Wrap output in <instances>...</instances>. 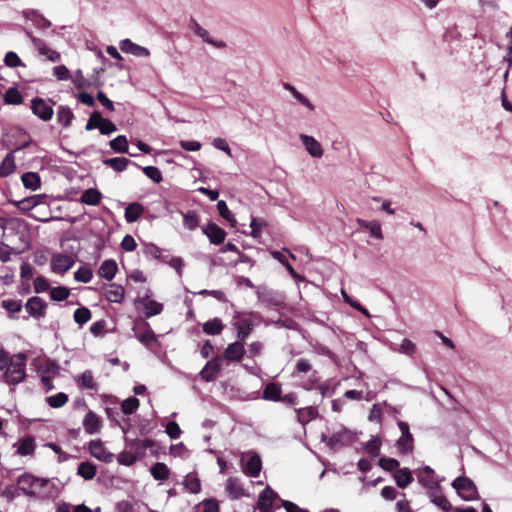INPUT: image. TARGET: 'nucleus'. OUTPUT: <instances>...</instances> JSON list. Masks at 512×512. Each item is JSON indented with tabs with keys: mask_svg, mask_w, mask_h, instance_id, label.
Returning a JSON list of instances; mask_svg holds the SVG:
<instances>
[{
	"mask_svg": "<svg viewBox=\"0 0 512 512\" xmlns=\"http://www.w3.org/2000/svg\"><path fill=\"white\" fill-rule=\"evenodd\" d=\"M4 380L9 385H17L26 377V355L18 353L13 355L5 367Z\"/></svg>",
	"mask_w": 512,
	"mask_h": 512,
	"instance_id": "1",
	"label": "nucleus"
},
{
	"mask_svg": "<svg viewBox=\"0 0 512 512\" xmlns=\"http://www.w3.org/2000/svg\"><path fill=\"white\" fill-rule=\"evenodd\" d=\"M36 371L41 378L42 385L46 390H52L54 388L52 380L59 375L60 367L57 362L45 359L37 365Z\"/></svg>",
	"mask_w": 512,
	"mask_h": 512,
	"instance_id": "2",
	"label": "nucleus"
},
{
	"mask_svg": "<svg viewBox=\"0 0 512 512\" xmlns=\"http://www.w3.org/2000/svg\"><path fill=\"white\" fill-rule=\"evenodd\" d=\"M48 484V480L36 478L31 474H24L18 478L19 489L27 495H41L42 488Z\"/></svg>",
	"mask_w": 512,
	"mask_h": 512,
	"instance_id": "3",
	"label": "nucleus"
},
{
	"mask_svg": "<svg viewBox=\"0 0 512 512\" xmlns=\"http://www.w3.org/2000/svg\"><path fill=\"white\" fill-rule=\"evenodd\" d=\"M321 438L322 441H325L328 447L334 451L351 445L355 440L353 432L346 428H342L339 431L334 432L330 437L322 434Z\"/></svg>",
	"mask_w": 512,
	"mask_h": 512,
	"instance_id": "4",
	"label": "nucleus"
},
{
	"mask_svg": "<svg viewBox=\"0 0 512 512\" xmlns=\"http://www.w3.org/2000/svg\"><path fill=\"white\" fill-rule=\"evenodd\" d=\"M134 337L137 338L145 346H150L157 341V336L151 329L149 323L145 320L138 319L132 327Z\"/></svg>",
	"mask_w": 512,
	"mask_h": 512,
	"instance_id": "5",
	"label": "nucleus"
},
{
	"mask_svg": "<svg viewBox=\"0 0 512 512\" xmlns=\"http://www.w3.org/2000/svg\"><path fill=\"white\" fill-rule=\"evenodd\" d=\"M452 487L465 501L477 499L478 492L474 483L467 477H458L452 482Z\"/></svg>",
	"mask_w": 512,
	"mask_h": 512,
	"instance_id": "6",
	"label": "nucleus"
},
{
	"mask_svg": "<svg viewBox=\"0 0 512 512\" xmlns=\"http://www.w3.org/2000/svg\"><path fill=\"white\" fill-rule=\"evenodd\" d=\"M398 427L401 431V436L397 440V448L401 454H408L413 451V435L410 432L408 423L404 421L398 422Z\"/></svg>",
	"mask_w": 512,
	"mask_h": 512,
	"instance_id": "7",
	"label": "nucleus"
},
{
	"mask_svg": "<svg viewBox=\"0 0 512 512\" xmlns=\"http://www.w3.org/2000/svg\"><path fill=\"white\" fill-rule=\"evenodd\" d=\"M31 110L34 115L43 121H49L53 116L52 105L48 101L39 97L31 100Z\"/></svg>",
	"mask_w": 512,
	"mask_h": 512,
	"instance_id": "8",
	"label": "nucleus"
},
{
	"mask_svg": "<svg viewBox=\"0 0 512 512\" xmlns=\"http://www.w3.org/2000/svg\"><path fill=\"white\" fill-rule=\"evenodd\" d=\"M27 36L30 38L33 46L40 55L45 56L51 62H59L60 54L57 51L52 50L44 40L33 36L30 32H27Z\"/></svg>",
	"mask_w": 512,
	"mask_h": 512,
	"instance_id": "9",
	"label": "nucleus"
},
{
	"mask_svg": "<svg viewBox=\"0 0 512 512\" xmlns=\"http://www.w3.org/2000/svg\"><path fill=\"white\" fill-rule=\"evenodd\" d=\"M75 263L70 255L56 254L51 259V269L54 273L64 274L69 271Z\"/></svg>",
	"mask_w": 512,
	"mask_h": 512,
	"instance_id": "10",
	"label": "nucleus"
},
{
	"mask_svg": "<svg viewBox=\"0 0 512 512\" xmlns=\"http://www.w3.org/2000/svg\"><path fill=\"white\" fill-rule=\"evenodd\" d=\"M222 361L223 359L221 356L214 357L212 360L208 361L200 371L201 378L206 382L215 380L222 369Z\"/></svg>",
	"mask_w": 512,
	"mask_h": 512,
	"instance_id": "11",
	"label": "nucleus"
},
{
	"mask_svg": "<svg viewBox=\"0 0 512 512\" xmlns=\"http://www.w3.org/2000/svg\"><path fill=\"white\" fill-rule=\"evenodd\" d=\"M246 456H248V460L242 465L243 473L249 477H257L262 467L259 455L256 453H249L246 454ZM244 457L245 455L242 456V462H244Z\"/></svg>",
	"mask_w": 512,
	"mask_h": 512,
	"instance_id": "12",
	"label": "nucleus"
},
{
	"mask_svg": "<svg viewBox=\"0 0 512 512\" xmlns=\"http://www.w3.org/2000/svg\"><path fill=\"white\" fill-rule=\"evenodd\" d=\"M88 449L93 457L102 462L110 463L114 459V454L109 452L100 440L90 441Z\"/></svg>",
	"mask_w": 512,
	"mask_h": 512,
	"instance_id": "13",
	"label": "nucleus"
},
{
	"mask_svg": "<svg viewBox=\"0 0 512 512\" xmlns=\"http://www.w3.org/2000/svg\"><path fill=\"white\" fill-rule=\"evenodd\" d=\"M299 138L311 157L321 158L323 156L324 150L322 145L313 136L300 134Z\"/></svg>",
	"mask_w": 512,
	"mask_h": 512,
	"instance_id": "14",
	"label": "nucleus"
},
{
	"mask_svg": "<svg viewBox=\"0 0 512 512\" xmlns=\"http://www.w3.org/2000/svg\"><path fill=\"white\" fill-rule=\"evenodd\" d=\"M233 325L237 330V338L245 341L253 330V324L249 317L236 316Z\"/></svg>",
	"mask_w": 512,
	"mask_h": 512,
	"instance_id": "15",
	"label": "nucleus"
},
{
	"mask_svg": "<svg viewBox=\"0 0 512 512\" xmlns=\"http://www.w3.org/2000/svg\"><path fill=\"white\" fill-rule=\"evenodd\" d=\"M189 28L190 30L197 35L198 37L202 38V40L216 48H223L225 47L224 42L222 41H215L212 39L209 35V32L201 27V25L194 19H191L189 22Z\"/></svg>",
	"mask_w": 512,
	"mask_h": 512,
	"instance_id": "16",
	"label": "nucleus"
},
{
	"mask_svg": "<svg viewBox=\"0 0 512 512\" xmlns=\"http://www.w3.org/2000/svg\"><path fill=\"white\" fill-rule=\"evenodd\" d=\"M46 303L40 297H31L25 304V309L34 318L40 319L45 316Z\"/></svg>",
	"mask_w": 512,
	"mask_h": 512,
	"instance_id": "17",
	"label": "nucleus"
},
{
	"mask_svg": "<svg viewBox=\"0 0 512 512\" xmlns=\"http://www.w3.org/2000/svg\"><path fill=\"white\" fill-rule=\"evenodd\" d=\"M244 341L237 340L227 346L225 349L222 359H226L228 362L241 361L244 355Z\"/></svg>",
	"mask_w": 512,
	"mask_h": 512,
	"instance_id": "18",
	"label": "nucleus"
},
{
	"mask_svg": "<svg viewBox=\"0 0 512 512\" xmlns=\"http://www.w3.org/2000/svg\"><path fill=\"white\" fill-rule=\"evenodd\" d=\"M139 303L145 309V316L147 318L159 315L163 311V304L150 298V291L139 299Z\"/></svg>",
	"mask_w": 512,
	"mask_h": 512,
	"instance_id": "19",
	"label": "nucleus"
},
{
	"mask_svg": "<svg viewBox=\"0 0 512 512\" xmlns=\"http://www.w3.org/2000/svg\"><path fill=\"white\" fill-rule=\"evenodd\" d=\"M278 495L270 487H267L260 493L257 506L262 512H272V506Z\"/></svg>",
	"mask_w": 512,
	"mask_h": 512,
	"instance_id": "20",
	"label": "nucleus"
},
{
	"mask_svg": "<svg viewBox=\"0 0 512 512\" xmlns=\"http://www.w3.org/2000/svg\"><path fill=\"white\" fill-rule=\"evenodd\" d=\"M120 49L122 52L127 54H132L136 57H148L150 56V51L143 46H140L134 42H132L130 39H124L119 44Z\"/></svg>",
	"mask_w": 512,
	"mask_h": 512,
	"instance_id": "21",
	"label": "nucleus"
},
{
	"mask_svg": "<svg viewBox=\"0 0 512 512\" xmlns=\"http://www.w3.org/2000/svg\"><path fill=\"white\" fill-rule=\"evenodd\" d=\"M225 491L231 500H237L245 496V490L236 477H229L226 481Z\"/></svg>",
	"mask_w": 512,
	"mask_h": 512,
	"instance_id": "22",
	"label": "nucleus"
},
{
	"mask_svg": "<svg viewBox=\"0 0 512 512\" xmlns=\"http://www.w3.org/2000/svg\"><path fill=\"white\" fill-rule=\"evenodd\" d=\"M77 386L82 390L98 391L99 385L94 379L93 372L91 370H85L82 374L75 378Z\"/></svg>",
	"mask_w": 512,
	"mask_h": 512,
	"instance_id": "23",
	"label": "nucleus"
},
{
	"mask_svg": "<svg viewBox=\"0 0 512 512\" xmlns=\"http://www.w3.org/2000/svg\"><path fill=\"white\" fill-rule=\"evenodd\" d=\"M202 232L209 238L210 242L215 245L221 244L226 236L225 231L214 223L203 226Z\"/></svg>",
	"mask_w": 512,
	"mask_h": 512,
	"instance_id": "24",
	"label": "nucleus"
},
{
	"mask_svg": "<svg viewBox=\"0 0 512 512\" xmlns=\"http://www.w3.org/2000/svg\"><path fill=\"white\" fill-rule=\"evenodd\" d=\"M430 501L441 508L443 511L448 512L451 509V504L441 492L440 486H436L428 491Z\"/></svg>",
	"mask_w": 512,
	"mask_h": 512,
	"instance_id": "25",
	"label": "nucleus"
},
{
	"mask_svg": "<svg viewBox=\"0 0 512 512\" xmlns=\"http://www.w3.org/2000/svg\"><path fill=\"white\" fill-rule=\"evenodd\" d=\"M83 427L86 433L92 435L98 433L101 429L100 418L92 411H89L83 420Z\"/></svg>",
	"mask_w": 512,
	"mask_h": 512,
	"instance_id": "26",
	"label": "nucleus"
},
{
	"mask_svg": "<svg viewBox=\"0 0 512 512\" xmlns=\"http://www.w3.org/2000/svg\"><path fill=\"white\" fill-rule=\"evenodd\" d=\"M128 446L141 459L145 456V451L154 446V442L151 439H136L131 441Z\"/></svg>",
	"mask_w": 512,
	"mask_h": 512,
	"instance_id": "27",
	"label": "nucleus"
},
{
	"mask_svg": "<svg viewBox=\"0 0 512 512\" xmlns=\"http://www.w3.org/2000/svg\"><path fill=\"white\" fill-rule=\"evenodd\" d=\"M356 222L362 228L367 229L373 237L379 240L383 239L381 223L378 220L366 221L358 218Z\"/></svg>",
	"mask_w": 512,
	"mask_h": 512,
	"instance_id": "28",
	"label": "nucleus"
},
{
	"mask_svg": "<svg viewBox=\"0 0 512 512\" xmlns=\"http://www.w3.org/2000/svg\"><path fill=\"white\" fill-rule=\"evenodd\" d=\"M145 209L138 202L130 203L125 209V220L128 223L136 222L144 213Z\"/></svg>",
	"mask_w": 512,
	"mask_h": 512,
	"instance_id": "29",
	"label": "nucleus"
},
{
	"mask_svg": "<svg viewBox=\"0 0 512 512\" xmlns=\"http://www.w3.org/2000/svg\"><path fill=\"white\" fill-rule=\"evenodd\" d=\"M105 297L109 302L121 303L124 298V288L115 283L110 284L105 290Z\"/></svg>",
	"mask_w": 512,
	"mask_h": 512,
	"instance_id": "30",
	"label": "nucleus"
},
{
	"mask_svg": "<svg viewBox=\"0 0 512 512\" xmlns=\"http://www.w3.org/2000/svg\"><path fill=\"white\" fill-rule=\"evenodd\" d=\"M23 186L32 191H36L41 187L40 176L36 172H26L21 176Z\"/></svg>",
	"mask_w": 512,
	"mask_h": 512,
	"instance_id": "31",
	"label": "nucleus"
},
{
	"mask_svg": "<svg viewBox=\"0 0 512 512\" xmlns=\"http://www.w3.org/2000/svg\"><path fill=\"white\" fill-rule=\"evenodd\" d=\"M183 485L192 494H198L201 491V482L196 473H188L183 480Z\"/></svg>",
	"mask_w": 512,
	"mask_h": 512,
	"instance_id": "32",
	"label": "nucleus"
},
{
	"mask_svg": "<svg viewBox=\"0 0 512 512\" xmlns=\"http://www.w3.org/2000/svg\"><path fill=\"white\" fill-rule=\"evenodd\" d=\"M16 170L15 157L13 152L8 153L0 164V176L7 177Z\"/></svg>",
	"mask_w": 512,
	"mask_h": 512,
	"instance_id": "33",
	"label": "nucleus"
},
{
	"mask_svg": "<svg viewBox=\"0 0 512 512\" xmlns=\"http://www.w3.org/2000/svg\"><path fill=\"white\" fill-rule=\"evenodd\" d=\"M117 263L114 260H105L100 268H99V275L106 280H112L117 272Z\"/></svg>",
	"mask_w": 512,
	"mask_h": 512,
	"instance_id": "34",
	"label": "nucleus"
},
{
	"mask_svg": "<svg viewBox=\"0 0 512 512\" xmlns=\"http://www.w3.org/2000/svg\"><path fill=\"white\" fill-rule=\"evenodd\" d=\"M283 88L291 93V95L302 105L307 107L310 111L315 110V106L310 102V100L300 93L293 85L290 83H284Z\"/></svg>",
	"mask_w": 512,
	"mask_h": 512,
	"instance_id": "35",
	"label": "nucleus"
},
{
	"mask_svg": "<svg viewBox=\"0 0 512 512\" xmlns=\"http://www.w3.org/2000/svg\"><path fill=\"white\" fill-rule=\"evenodd\" d=\"M150 473L155 480H159V481H165L170 476L169 468L167 467V465L165 463H162V462L155 463L151 467Z\"/></svg>",
	"mask_w": 512,
	"mask_h": 512,
	"instance_id": "36",
	"label": "nucleus"
},
{
	"mask_svg": "<svg viewBox=\"0 0 512 512\" xmlns=\"http://www.w3.org/2000/svg\"><path fill=\"white\" fill-rule=\"evenodd\" d=\"M101 197H102V195L99 190H97L95 188H89L82 193V195L80 197V201L83 204L94 206L100 202Z\"/></svg>",
	"mask_w": 512,
	"mask_h": 512,
	"instance_id": "37",
	"label": "nucleus"
},
{
	"mask_svg": "<svg viewBox=\"0 0 512 512\" xmlns=\"http://www.w3.org/2000/svg\"><path fill=\"white\" fill-rule=\"evenodd\" d=\"M130 163V160L124 157H115L103 160L104 165L111 167L116 172L124 171Z\"/></svg>",
	"mask_w": 512,
	"mask_h": 512,
	"instance_id": "38",
	"label": "nucleus"
},
{
	"mask_svg": "<svg viewBox=\"0 0 512 512\" xmlns=\"http://www.w3.org/2000/svg\"><path fill=\"white\" fill-rule=\"evenodd\" d=\"M15 446L17 447L18 454L22 456L30 455L34 452L35 449L34 439L32 437H25L19 440Z\"/></svg>",
	"mask_w": 512,
	"mask_h": 512,
	"instance_id": "39",
	"label": "nucleus"
},
{
	"mask_svg": "<svg viewBox=\"0 0 512 512\" xmlns=\"http://www.w3.org/2000/svg\"><path fill=\"white\" fill-rule=\"evenodd\" d=\"M281 388L275 383H269L263 390L262 398L264 400L278 402L280 400Z\"/></svg>",
	"mask_w": 512,
	"mask_h": 512,
	"instance_id": "40",
	"label": "nucleus"
},
{
	"mask_svg": "<svg viewBox=\"0 0 512 512\" xmlns=\"http://www.w3.org/2000/svg\"><path fill=\"white\" fill-rule=\"evenodd\" d=\"M99 118V125L98 129L101 134L103 135H110L111 133L115 132L117 130L116 125L110 121L109 119H105L101 116V114L98 111H94V117Z\"/></svg>",
	"mask_w": 512,
	"mask_h": 512,
	"instance_id": "41",
	"label": "nucleus"
},
{
	"mask_svg": "<svg viewBox=\"0 0 512 512\" xmlns=\"http://www.w3.org/2000/svg\"><path fill=\"white\" fill-rule=\"evenodd\" d=\"M77 474L85 480H91L96 475V466L90 462H81L77 468Z\"/></svg>",
	"mask_w": 512,
	"mask_h": 512,
	"instance_id": "42",
	"label": "nucleus"
},
{
	"mask_svg": "<svg viewBox=\"0 0 512 512\" xmlns=\"http://www.w3.org/2000/svg\"><path fill=\"white\" fill-rule=\"evenodd\" d=\"M317 416V409L312 406L297 410V419L300 423L306 424Z\"/></svg>",
	"mask_w": 512,
	"mask_h": 512,
	"instance_id": "43",
	"label": "nucleus"
},
{
	"mask_svg": "<svg viewBox=\"0 0 512 512\" xmlns=\"http://www.w3.org/2000/svg\"><path fill=\"white\" fill-rule=\"evenodd\" d=\"M222 330L223 324L219 318H214L203 324V331L208 335H218Z\"/></svg>",
	"mask_w": 512,
	"mask_h": 512,
	"instance_id": "44",
	"label": "nucleus"
},
{
	"mask_svg": "<svg viewBox=\"0 0 512 512\" xmlns=\"http://www.w3.org/2000/svg\"><path fill=\"white\" fill-rule=\"evenodd\" d=\"M111 149L116 153L128 152V141L126 136L119 135L109 142Z\"/></svg>",
	"mask_w": 512,
	"mask_h": 512,
	"instance_id": "45",
	"label": "nucleus"
},
{
	"mask_svg": "<svg viewBox=\"0 0 512 512\" xmlns=\"http://www.w3.org/2000/svg\"><path fill=\"white\" fill-rule=\"evenodd\" d=\"M4 102L9 105H19L23 102V97L17 88L11 87L5 92Z\"/></svg>",
	"mask_w": 512,
	"mask_h": 512,
	"instance_id": "46",
	"label": "nucleus"
},
{
	"mask_svg": "<svg viewBox=\"0 0 512 512\" xmlns=\"http://www.w3.org/2000/svg\"><path fill=\"white\" fill-rule=\"evenodd\" d=\"M395 480L400 488L407 487L412 482V476L408 469H399L395 473Z\"/></svg>",
	"mask_w": 512,
	"mask_h": 512,
	"instance_id": "47",
	"label": "nucleus"
},
{
	"mask_svg": "<svg viewBox=\"0 0 512 512\" xmlns=\"http://www.w3.org/2000/svg\"><path fill=\"white\" fill-rule=\"evenodd\" d=\"M73 113L72 111L65 106H60L57 111V121L65 126L68 127L71 124V121L73 119Z\"/></svg>",
	"mask_w": 512,
	"mask_h": 512,
	"instance_id": "48",
	"label": "nucleus"
},
{
	"mask_svg": "<svg viewBox=\"0 0 512 512\" xmlns=\"http://www.w3.org/2000/svg\"><path fill=\"white\" fill-rule=\"evenodd\" d=\"M138 459V456L131 449L130 451H122L117 457L118 463L124 466H132Z\"/></svg>",
	"mask_w": 512,
	"mask_h": 512,
	"instance_id": "49",
	"label": "nucleus"
},
{
	"mask_svg": "<svg viewBox=\"0 0 512 512\" xmlns=\"http://www.w3.org/2000/svg\"><path fill=\"white\" fill-rule=\"evenodd\" d=\"M93 277L92 270L89 266H81L75 273L74 279L78 282L88 283Z\"/></svg>",
	"mask_w": 512,
	"mask_h": 512,
	"instance_id": "50",
	"label": "nucleus"
},
{
	"mask_svg": "<svg viewBox=\"0 0 512 512\" xmlns=\"http://www.w3.org/2000/svg\"><path fill=\"white\" fill-rule=\"evenodd\" d=\"M74 320L80 326H83L91 319V312L86 307L78 308L74 311Z\"/></svg>",
	"mask_w": 512,
	"mask_h": 512,
	"instance_id": "51",
	"label": "nucleus"
},
{
	"mask_svg": "<svg viewBox=\"0 0 512 512\" xmlns=\"http://www.w3.org/2000/svg\"><path fill=\"white\" fill-rule=\"evenodd\" d=\"M67 402H68V396L63 392H60L56 395H53V396H50L47 398V403L52 408L63 407Z\"/></svg>",
	"mask_w": 512,
	"mask_h": 512,
	"instance_id": "52",
	"label": "nucleus"
},
{
	"mask_svg": "<svg viewBox=\"0 0 512 512\" xmlns=\"http://www.w3.org/2000/svg\"><path fill=\"white\" fill-rule=\"evenodd\" d=\"M139 407V400L135 397L125 399L121 404V409L124 414L129 415L135 412Z\"/></svg>",
	"mask_w": 512,
	"mask_h": 512,
	"instance_id": "53",
	"label": "nucleus"
},
{
	"mask_svg": "<svg viewBox=\"0 0 512 512\" xmlns=\"http://www.w3.org/2000/svg\"><path fill=\"white\" fill-rule=\"evenodd\" d=\"M69 295V289L63 286H58L50 290V297L53 301H63L67 299Z\"/></svg>",
	"mask_w": 512,
	"mask_h": 512,
	"instance_id": "54",
	"label": "nucleus"
},
{
	"mask_svg": "<svg viewBox=\"0 0 512 512\" xmlns=\"http://www.w3.org/2000/svg\"><path fill=\"white\" fill-rule=\"evenodd\" d=\"M143 173L155 183L163 180L161 171L155 166H146L142 168Z\"/></svg>",
	"mask_w": 512,
	"mask_h": 512,
	"instance_id": "55",
	"label": "nucleus"
},
{
	"mask_svg": "<svg viewBox=\"0 0 512 512\" xmlns=\"http://www.w3.org/2000/svg\"><path fill=\"white\" fill-rule=\"evenodd\" d=\"M217 210L219 214L226 219L228 222L232 223L233 225L236 223V220L230 210L228 209V206L225 201L220 200L217 203Z\"/></svg>",
	"mask_w": 512,
	"mask_h": 512,
	"instance_id": "56",
	"label": "nucleus"
},
{
	"mask_svg": "<svg viewBox=\"0 0 512 512\" xmlns=\"http://www.w3.org/2000/svg\"><path fill=\"white\" fill-rule=\"evenodd\" d=\"M417 477L419 482L429 490L432 488H435L439 485V481L436 479V477H432L429 475H423L422 473H417Z\"/></svg>",
	"mask_w": 512,
	"mask_h": 512,
	"instance_id": "57",
	"label": "nucleus"
},
{
	"mask_svg": "<svg viewBox=\"0 0 512 512\" xmlns=\"http://www.w3.org/2000/svg\"><path fill=\"white\" fill-rule=\"evenodd\" d=\"M1 305L10 314L17 313L22 308L21 302L14 299L3 300Z\"/></svg>",
	"mask_w": 512,
	"mask_h": 512,
	"instance_id": "58",
	"label": "nucleus"
},
{
	"mask_svg": "<svg viewBox=\"0 0 512 512\" xmlns=\"http://www.w3.org/2000/svg\"><path fill=\"white\" fill-rule=\"evenodd\" d=\"M33 286L36 293H43L50 289L49 281L43 276H37L33 281Z\"/></svg>",
	"mask_w": 512,
	"mask_h": 512,
	"instance_id": "59",
	"label": "nucleus"
},
{
	"mask_svg": "<svg viewBox=\"0 0 512 512\" xmlns=\"http://www.w3.org/2000/svg\"><path fill=\"white\" fill-rule=\"evenodd\" d=\"M4 63L6 66L11 67V68L23 66L21 59L13 51H9L8 53H6L5 58H4Z\"/></svg>",
	"mask_w": 512,
	"mask_h": 512,
	"instance_id": "60",
	"label": "nucleus"
},
{
	"mask_svg": "<svg viewBox=\"0 0 512 512\" xmlns=\"http://www.w3.org/2000/svg\"><path fill=\"white\" fill-rule=\"evenodd\" d=\"M265 221L261 218H253L250 224L251 236L253 238H259L261 236L262 227L265 225Z\"/></svg>",
	"mask_w": 512,
	"mask_h": 512,
	"instance_id": "61",
	"label": "nucleus"
},
{
	"mask_svg": "<svg viewBox=\"0 0 512 512\" xmlns=\"http://www.w3.org/2000/svg\"><path fill=\"white\" fill-rule=\"evenodd\" d=\"M199 506L202 507L201 512H219V504L213 498L202 501Z\"/></svg>",
	"mask_w": 512,
	"mask_h": 512,
	"instance_id": "62",
	"label": "nucleus"
},
{
	"mask_svg": "<svg viewBox=\"0 0 512 512\" xmlns=\"http://www.w3.org/2000/svg\"><path fill=\"white\" fill-rule=\"evenodd\" d=\"M53 74L58 80H69L71 78L70 71L65 65L54 67Z\"/></svg>",
	"mask_w": 512,
	"mask_h": 512,
	"instance_id": "63",
	"label": "nucleus"
},
{
	"mask_svg": "<svg viewBox=\"0 0 512 512\" xmlns=\"http://www.w3.org/2000/svg\"><path fill=\"white\" fill-rule=\"evenodd\" d=\"M198 217L195 213H187L184 215L183 224L188 230H194L198 226Z\"/></svg>",
	"mask_w": 512,
	"mask_h": 512,
	"instance_id": "64",
	"label": "nucleus"
}]
</instances>
